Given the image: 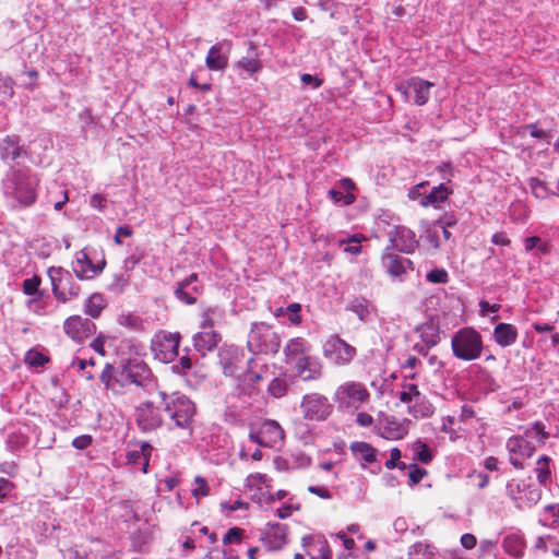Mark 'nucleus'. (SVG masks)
<instances>
[{
    "mask_svg": "<svg viewBox=\"0 0 559 559\" xmlns=\"http://www.w3.org/2000/svg\"><path fill=\"white\" fill-rule=\"evenodd\" d=\"M40 179L28 167L11 166L1 181L3 197L16 203L13 207H29L37 200Z\"/></svg>",
    "mask_w": 559,
    "mask_h": 559,
    "instance_id": "1",
    "label": "nucleus"
},
{
    "mask_svg": "<svg viewBox=\"0 0 559 559\" xmlns=\"http://www.w3.org/2000/svg\"><path fill=\"white\" fill-rule=\"evenodd\" d=\"M160 407L175 427L191 430L197 415L195 403L180 392H159Z\"/></svg>",
    "mask_w": 559,
    "mask_h": 559,
    "instance_id": "2",
    "label": "nucleus"
},
{
    "mask_svg": "<svg viewBox=\"0 0 559 559\" xmlns=\"http://www.w3.org/2000/svg\"><path fill=\"white\" fill-rule=\"evenodd\" d=\"M484 348L481 334L474 328L465 326L457 330L451 338L452 354L464 361L476 360Z\"/></svg>",
    "mask_w": 559,
    "mask_h": 559,
    "instance_id": "3",
    "label": "nucleus"
},
{
    "mask_svg": "<svg viewBox=\"0 0 559 559\" xmlns=\"http://www.w3.org/2000/svg\"><path fill=\"white\" fill-rule=\"evenodd\" d=\"M247 347L252 354H276L281 347L280 336L264 322H254L248 334Z\"/></svg>",
    "mask_w": 559,
    "mask_h": 559,
    "instance_id": "4",
    "label": "nucleus"
},
{
    "mask_svg": "<svg viewBox=\"0 0 559 559\" xmlns=\"http://www.w3.org/2000/svg\"><path fill=\"white\" fill-rule=\"evenodd\" d=\"M370 399L366 385L358 381H346L337 386L334 393V401L338 408L357 411Z\"/></svg>",
    "mask_w": 559,
    "mask_h": 559,
    "instance_id": "5",
    "label": "nucleus"
},
{
    "mask_svg": "<svg viewBox=\"0 0 559 559\" xmlns=\"http://www.w3.org/2000/svg\"><path fill=\"white\" fill-rule=\"evenodd\" d=\"M48 276L51 282L52 295L58 301L66 304L79 296L81 287L70 271L61 266H51L48 269Z\"/></svg>",
    "mask_w": 559,
    "mask_h": 559,
    "instance_id": "6",
    "label": "nucleus"
},
{
    "mask_svg": "<svg viewBox=\"0 0 559 559\" xmlns=\"http://www.w3.org/2000/svg\"><path fill=\"white\" fill-rule=\"evenodd\" d=\"M180 342V333L159 330L153 335L150 349L155 359L168 364L178 357Z\"/></svg>",
    "mask_w": 559,
    "mask_h": 559,
    "instance_id": "7",
    "label": "nucleus"
},
{
    "mask_svg": "<svg viewBox=\"0 0 559 559\" xmlns=\"http://www.w3.org/2000/svg\"><path fill=\"white\" fill-rule=\"evenodd\" d=\"M506 493L520 510L534 507L542 498L539 486L516 479L507 483Z\"/></svg>",
    "mask_w": 559,
    "mask_h": 559,
    "instance_id": "8",
    "label": "nucleus"
},
{
    "mask_svg": "<svg viewBox=\"0 0 559 559\" xmlns=\"http://www.w3.org/2000/svg\"><path fill=\"white\" fill-rule=\"evenodd\" d=\"M356 354V348L338 335H331L323 345L324 357L336 366L348 365Z\"/></svg>",
    "mask_w": 559,
    "mask_h": 559,
    "instance_id": "9",
    "label": "nucleus"
},
{
    "mask_svg": "<svg viewBox=\"0 0 559 559\" xmlns=\"http://www.w3.org/2000/svg\"><path fill=\"white\" fill-rule=\"evenodd\" d=\"M300 409L306 419L321 421L331 415L333 406L326 396L320 393H309L304 395Z\"/></svg>",
    "mask_w": 559,
    "mask_h": 559,
    "instance_id": "10",
    "label": "nucleus"
},
{
    "mask_svg": "<svg viewBox=\"0 0 559 559\" xmlns=\"http://www.w3.org/2000/svg\"><path fill=\"white\" fill-rule=\"evenodd\" d=\"M120 378L123 385L127 383L140 388H147L153 381V373L143 360L130 359L120 371Z\"/></svg>",
    "mask_w": 559,
    "mask_h": 559,
    "instance_id": "11",
    "label": "nucleus"
},
{
    "mask_svg": "<svg viewBox=\"0 0 559 559\" xmlns=\"http://www.w3.org/2000/svg\"><path fill=\"white\" fill-rule=\"evenodd\" d=\"M284 430L281 425L272 419L265 420L258 431L250 432L249 439L260 447L274 448L284 440Z\"/></svg>",
    "mask_w": 559,
    "mask_h": 559,
    "instance_id": "12",
    "label": "nucleus"
},
{
    "mask_svg": "<svg viewBox=\"0 0 559 559\" xmlns=\"http://www.w3.org/2000/svg\"><path fill=\"white\" fill-rule=\"evenodd\" d=\"M509 461L516 469L524 468V461L535 452V445L523 436H513L507 441Z\"/></svg>",
    "mask_w": 559,
    "mask_h": 559,
    "instance_id": "13",
    "label": "nucleus"
},
{
    "mask_svg": "<svg viewBox=\"0 0 559 559\" xmlns=\"http://www.w3.org/2000/svg\"><path fill=\"white\" fill-rule=\"evenodd\" d=\"M159 406H155L152 402H143L135 408V419L142 431L148 432L162 426L163 419L159 413Z\"/></svg>",
    "mask_w": 559,
    "mask_h": 559,
    "instance_id": "14",
    "label": "nucleus"
},
{
    "mask_svg": "<svg viewBox=\"0 0 559 559\" xmlns=\"http://www.w3.org/2000/svg\"><path fill=\"white\" fill-rule=\"evenodd\" d=\"M105 264V260L97 264L93 263L87 252L82 249L74 255V260L72 261V271L76 278L81 281L92 280L103 272Z\"/></svg>",
    "mask_w": 559,
    "mask_h": 559,
    "instance_id": "15",
    "label": "nucleus"
},
{
    "mask_svg": "<svg viewBox=\"0 0 559 559\" xmlns=\"http://www.w3.org/2000/svg\"><path fill=\"white\" fill-rule=\"evenodd\" d=\"M66 334L75 342L91 337L96 331V324L81 316H71L63 323Z\"/></svg>",
    "mask_w": 559,
    "mask_h": 559,
    "instance_id": "16",
    "label": "nucleus"
},
{
    "mask_svg": "<svg viewBox=\"0 0 559 559\" xmlns=\"http://www.w3.org/2000/svg\"><path fill=\"white\" fill-rule=\"evenodd\" d=\"M203 293V285L199 281L197 273H191L188 277L176 284L174 294L178 300L186 305L197 302L198 296Z\"/></svg>",
    "mask_w": 559,
    "mask_h": 559,
    "instance_id": "17",
    "label": "nucleus"
},
{
    "mask_svg": "<svg viewBox=\"0 0 559 559\" xmlns=\"http://www.w3.org/2000/svg\"><path fill=\"white\" fill-rule=\"evenodd\" d=\"M418 241L413 230L405 226H396L390 233V246L386 250H395L402 253H412L417 248Z\"/></svg>",
    "mask_w": 559,
    "mask_h": 559,
    "instance_id": "18",
    "label": "nucleus"
},
{
    "mask_svg": "<svg viewBox=\"0 0 559 559\" xmlns=\"http://www.w3.org/2000/svg\"><path fill=\"white\" fill-rule=\"evenodd\" d=\"M233 43L224 39L214 44L205 57V66L211 71H224L228 66Z\"/></svg>",
    "mask_w": 559,
    "mask_h": 559,
    "instance_id": "19",
    "label": "nucleus"
},
{
    "mask_svg": "<svg viewBox=\"0 0 559 559\" xmlns=\"http://www.w3.org/2000/svg\"><path fill=\"white\" fill-rule=\"evenodd\" d=\"M260 540L267 550H278L287 543V527L280 523H269Z\"/></svg>",
    "mask_w": 559,
    "mask_h": 559,
    "instance_id": "20",
    "label": "nucleus"
},
{
    "mask_svg": "<svg viewBox=\"0 0 559 559\" xmlns=\"http://www.w3.org/2000/svg\"><path fill=\"white\" fill-rule=\"evenodd\" d=\"M433 86V83L429 81H425L419 78H412L407 81L405 85L400 87L403 91V94L406 98H408L409 94L414 95V103L417 106H423L427 104L430 97V88Z\"/></svg>",
    "mask_w": 559,
    "mask_h": 559,
    "instance_id": "21",
    "label": "nucleus"
},
{
    "mask_svg": "<svg viewBox=\"0 0 559 559\" xmlns=\"http://www.w3.org/2000/svg\"><path fill=\"white\" fill-rule=\"evenodd\" d=\"M26 155L27 151L19 135L9 134L0 139V158L3 162H14Z\"/></svg>",
    "mask_w": 559,
    "mask_h": 559,
    "instance_id": "22",
    "label": "nucleus"
},
{
    "mask_svg": "<svg viewBox=\"0 0 559 559\" xmlns=\"http://www.w3.org/2000/svg\"><path fill=\"white\" fill-rule=\"evenodd\" d=\"M382 264L392 277L400 278L401 281H403V276L409 270H413V262L409 259L401 257L389 250H385V253L382 257Z\"/></svg>",
    "mask_w": 559,
    "mask_h": 559,
    "instance_id": "23",
    "label": "nucleus"
},
{
    "mask_svg": "<svg viewBox=\"0 0 559 559\" xmlns=\"http://www.w3.org/2000/svg\"><path fill=\"white\" fill-rule=\"evenodd\" d=\"M295 368L304 381L318 380L322 376V365L319 358L310 355L298 358Z\"/></svg>",
    "mask_w": 559,
    "mask_h": 559,
    "instance_id": "24",
    "label": "nucleus"
},
{
    "mask_svg": "<svg viewBox=\"0 0 559 559\" xmlns=\"http://www.w3.org/2000/svg\"><path fill=\"white\" fill-rule=\"evenodd\" d=\"M356 188L355 182L349 178H342L336 188L329 190V198L340 205H349L355 202L356 197L353 190Z\"/></svg>",
    "mask_w": 559,
    "mask_h": 559,
    "instance_id": "25",
    "label": "nucleus"
},
{
    "mask_svg": "<svg viewBox=\"0 0 559 559\" xmlns=\"http://www.w3.org/2000/svg\"><path fill=\"white\" fill-rule=\"evenodd\" d=\"M528 402V390L525 386H519L500 394V403L504 405V412L522 409Z\"/></svg>",
    "mask_w": 559,
    "mask_h": 559,
    "instance_id": "26",
    "label": "nucleus"
},
{
    "mask_svg": "<svg viewBox=\"0 0 559 559\" xmlns=\"http://www.w3.org/2000/svg\"><path fill=\"white\" fill-rule=\"evenodd\" d=\"M221 334L214 330H203L193 336V346L201 356L212 352L219 343Z\"/></svg>",
    "mask_w": 559,
    "mask_h": 559,
    "instance_id": "27",
    "label": "nucleus"
},
{
    "mask_svg": "<svg viewBox=\"0 0 559 559\" xmlns=\"http://www.w3.org/2000/svg\"><path fill=\"white\" fill-rule=\"evenodd\" d=\"M240 362H242V359L238 348L230 347L219 353V364L225 376L237 377L241 369Z\"/></svg>",
    "mask_w": 559,
    "mask_h": 559,
    "instance_id": "28",
    "label": "nucleus"
},
{
    "mask_svg": "<svg viewBox=\"0 0 559 559\" xmlns=\"http://www.w3.org/2000/svg\"><path fill=\"white\" fill-rule=\"evenodd\" d=\"M438 548L428 540H419L409 546L407 559H439Z\"/></svg>",
    "mask_w": 559,
    "mask_h": 559,
    "instance_id": "29",
    "label": "nucleus"
},
{
    "mask_svg": "<svg viewBox=\"0 0 559 559\" xmlns=\"http://www.w3.org/2000/svg\"><path fill=\"white\" fill-rule=\"evenodd\" d=\"M451 193L452 190L449 188L448 183L442 182L439 186L433 187L426 197L421 198L419 204L424 207L432 206L435 209H439Z\"/></svg>",
    "mask_w": 559,
    "mask_h": 559,
    "instance_id": "30",
    "label": "nucleus"
},
{
    "mask_svg": "<svg viewBox=\"0 0 559 559\" xmlns=\"http://www.w3.org/2000/svg\"><path fill=\"white\" fill-rule=\"evenodd\" d=\"M518 329L510 323H498L493 329V340L501 347H509L518 340Z\"/></svg>",
    "mask_w": 559,
    "mask_h": 559,
    "instance_id": "31",
    "label": "nucleus"
},
{
    "mask_svg": "<svg viewBox=\"0 0 559 559\" xmlns=\"http://www.w3.org/2000/svg\"><path fill=\"white\" fill-rule=\"evenodd\" d=\"M117 322L120 326L133 333H144L147 330V321L133 312H122L118 316Z\"/></svg>",
    "mask_w": 559,
    "mask_h": 559,
    "instance_id": "32",
    "label": "nucleus"
},
{
    "mask_svg": "<svg viewBox=\"0 0 559 559\" xmlns=\"http://www.w3.org/2000/svg\"><path fill=\"white\" fill-rule=\"evenodd\" d=\"M235 68L239 75L242 78H249L259 72L262 69V61L259 59L258 53L253 52L250 56L240 58L236 63Z\"/></svg>",
    "mask_w": 559,
    "mask_h": 559,
    "instance_id": "33",
    "label": "nucleus"
},
{
    "mask_svg": "<svg viewBox=\"0 0 559 559\" xmlns=\"http://www.w3.org/2000/svg\"><path fill=\"white\" fill-rule=\"evenodd\" d=\"M349 449L353 455L361 462V465L365 467V464H371L376 462L377 450L369 443L365 441H355L352 442Z\"/></svg>",
    "mask_w": 559,
    "mask_h": 559,
    "instance_id": "34",
    "label": "nucleus"
},
{
    "mask_svg": "<svg viewBox=\"0 0 559 559\" xmlns=\"http://www.w3.org/2000/svg\"><path fill=\"white\" fill-rule=\"evenodd\" d=\"M408 413L415 418H427L432 416L435 407L427 396L420 393L412 401V404L408 406Z\"/></svg>",
    "mask_w": 559,
    "mask_h": 559,
    "instance_id": "35",
    "label": "nucleus"
},
{
    "mask_svg": "<svg viewBox=\"0 0 559 559\" xmlns=\"http://www.w3.org/2000/svg\"><path fill=\"white\" fill-rule=\"evenodd\" d=\"M420 341L428 346L435 347L440 342V328L433 321L425 322L416 328Z\"/></svg>",
    "mask_w": 559,
    "mask_h": 559,
    "instance_id": "36",
    "label": "nucleus"
},
{
    "mask_svg": "<svg viewBox=\"0 0 559 559\" xmlns=\"http://www.w3.org/2000/svg\"><path fill=\"white\" fill-rule=\"evenodd\" d=\"M100 382L105 385L107 390L112 391L114 393H120L123 388L122 380L120 378V372H115V367L110 364H106L102 373H100Z\"/></svg>",
    "mask_w": 559,
    "mask_h": 559,
    "instance_id": "37",
    "label": "nucleus"
},
{
    "mask_svg": "<svg viewBox=\"0 0 559 559\" xmlns=\"http://www.w3.org/2000/svg\"><path fill=\"white\" fill-rule=\"evenodd\" d=\"M407 426L396 419H388L381 428L380 436L386 440H400L407 435Z\"/></svg>",
    "mask_w": 559,
    "mask_h": 559,
    "instance_id": "38",
    "label": "nucleus"
},
{
    "mask_svg": "<svg viewBox=\"0 0 559 559\" xmlns=\"http://www.w3.org/2000/svg\"><path fill=\"white\" fill-rule=\"evenodd\" d=\"M310 350L309 343L302 337H295L288 341L284 347V354L287 359H298L302 356H307Z\"/></svg>",
    "mask_w": 559,
    "mask_h": 559,
    "instance_id": "39",
    "label": "nucleus"
},
{
    "mask_svg": "<svg viewBox=\"0 0 559 559\" xmlns=\"http://www.w3.org/2000/svg\"><path fill=\"white\" fill-rule=\"evenodd\" d=\"M502 548L508 555L519 559L524 555L525 542L518 534H508L502 540Z\"/></svg>",
    "mask_w": 559,
    "mask_h": 559,
    "instance_id": "40",
    "label": "nucleus"
},
{
    "mask_svg": "<svg viewBox=\"0 0 559 559\" xmlns=\"http://www.w3.org/2000/svg\"><path fill=\"white\" fill-rule=\"evenodd\" d=\"M372 309L370 301L364 297H355L347 306V310L354 312L362 322L369 320Z\"/></svg>",
    "mask_w": 559,
    "mask_h": 559,
    "instance_id": "41",
    "label": "nucleus"
},
{
    "mask_svg": "<svg viewBox=\"0 0 559 559\" xmlns=\"http://www.w3.org/2000/svg\"><path fill=\"white\" fill-rule=\"evenodd\" d=\"M105 297L99 293L91 295L84 304V312L93 319L98 318L106 307Z\"/></svg>",
    "mask_w": 559,
    "mask_h": 559,
    "instance_id": "42",
    "label": "nucleus"
},
{
    "mask_svg": "<svg viewBox=\"0 0 559 559\" xmlns=\"http://www.w3.org/2000/svg\"><path fill=\"white\" fill-rule=\"evenodd\" d=\"M16 83L12 76L0 72V104H4L15 94Z\"/></svg>",
    "mask_w": 559,
    "mask_h": 559,
    "instance_id": "43",
    "label": "nucleus"
},
{
    "mask_svg": "<svg viewBox=\"0 0 559 559\" xmlns=\"http://www.w3.org/2000/svg\"><path fill=\"white\" fill-rule=\"evenodd\" d=\"M223 319V311L218 307H207L202 312L201 328L213 330L214 325Z\"/></svg>",
    "mask_w": 559,
    "mask_h": 559,
    "instance_id": "44",
    "label": "nucleus"
},
{
    "mask_svg": "<svg viewBox=\"0 0 559 559\" xmlns=\"http://www.w3.org/2000/svg\"><path fill=\"white\" fill-rule=\"evenodd\" d=\"M535 473L537 480L540 485H547L551 478L550 457L547 455L540 456L536 462Z\"/></svg>",
    "mask_w": 559,
    "mask_h": 559,
    "instance_id": "45",
    "label": "nucleus"
},
{
    "mask_svg": "<svg viewBox=\"0 0 559 559\" xmlns=\"http://www.w3.org/2000/svg\"><path fill=\"white\" fill-rule=\"evenodd\" d=\"M288 391V382L285 377H275L267 385L269 394L274 399H281Z\"/></svg>",
    "mask_w": 559,
    "mask_h": 559,
    "instance_id": "46",
    "label": "nucleus"
},
{
    "mask_svg": "<svg viewBox=\"0 0 559 559\" xmlns=\"http://www.w3.org/2000/svg\"><path fill=\"white\" fill-rule=\"evenodd\" d=\"M524 438L534 439L538 443H545L548 438V432L545 430V425L540 421L533 423L528 428H526Z\"/></svg>",
    "mask_w": 559,
    "mask_h": 559,
    "instance_id": "47",
    "label": "nucleus"
},
{
    "mask_svg": "<svg viewBox=\"0 0 559 559\" xmlns=\"http://www.w3.org/2000/svg\"><path fill=\"white\" fill-rule=\"evenodd\" d=\"M413 451H414V460L419 461L424 464H429L432 459V452L430 448L423 441L417 440L413 444Z\"/></svg>",
    "mask_w": 559,
    "mask_h": 559,
    "instance_id": "48",
    "label": "nucleus"
},
{
    "mask_svg": "<svg viewBox=\"0 0 559 559\" xmlns=\"http://www.w3.org/2000/svg\"><path fill=\"white\" fill-rule=\"evenodd\" d=\"M530 188H531L532 194L536 199L545 200L549 195H551V188L548 186V183L545 181H542L537 178L530 179Z\"/></svg>",
    "mask_w": 559,
    "mask_h": 559,
    "instance_id": "49",
    "label": "nucleus"
},
{
    "mask_svg": "<svg viewBox=\"0 0 559 559\" xmlns=\"http://www.w3.org/2000/svg\"><path fill=\"white\" fill-rule=\"evenodd\" d=\"M477 382L479 388L485 392H495L498 390L499 385L495 378L486 370L480 369L477 376Z\"/></svg>",
    "mask_w": 559,
    "mask_h": 559,
    "instance_id": "50",
    "label": "nucleus"
},
{
    "mask_svg": "<svg viewBox=\"0 0 559 559\" xmlns=\"http://www.w3.org/2000/svg\"><path fill=\"white\" fill-rule=\"evenodd\" d=\"M338 246H344V251L353 255L359 254L361 252L360 237L357 234L352 235L345 239H340Z\"/></svg>",
    "mask_w": 559,
    "mask_h": 559,
    "instance_id": "51",
    "label": "nucleus"
},
{
    "mask_svg": "<svg viewBox=\"0 0 559 559\" xmlns=\"http://www.w3.org/2000/svg\"><path fill=\"white\" fill-rule=\"evenodd\" d=\"M311 559H331L332 552L325 539H319L310 550Z\"/></svg>",
    "mask_w": 559,
    "mask_h": 559,
    "instance_id": "52",
    "label": "nucleus"
},
{
    "mask_svg": "<svg viewBox=\"0 0 559 559\" xmlns=\"http://www.w3.org/2000/svg\"><path fill=\"white\" fill-rule=\"evenodd\" d=\"M24 361L29 367L38 368L44 367L48 362V357L36 349H29L25 354Z\"/></svg>",
    "mask_w": 559,
    "mask_h": 559,
    "instance_id": "53",
    "label": "nucleus"
},
{
    "mask_svg": "<svg viewBox=\"0 0 559 559\" xmlns=\"http://www.w3.org/2000/svg\"><path fill=\"white\" fill-rule=\"evenodd\" d=\"M94 364L95 362L93 359L86 360L81 358H74L71 365L73 368H76L81 372L82 378L86 380H92L94 379V373L88 369V367H93Z\"/></svg>",
    "mask_w": 559,
    "mask_h": 559,
    "instance_id": "54",
    "label": "nucleus"
},
{
    "mask_svg": "<svg viewBox=\"0 0 559 559\" xmlns=\"http://www.w3.org/2000/svg\"><path fill=\"white\" fill-rule=\"evenodd\" d=\"M127 462L139 467L143 473H147V461L143 455H141V453H139L136 448L127 452Z\"/></svg>",
    "mask_w": 559,
    "mask_h": 559,
    "instance_id": "55",
    "label": "nucleus"
},
{
    "mask_svg": "<svg viewBox=\"0 0 559 559\" xmlns=\"http://www.w3.org/2000/svg\"><path fill=\"white\" fill-rule=\"evenodd\" d=\"M27 443V437L20 432L10 433L7 438L5 444L10 451H20Z\"/></svg>",
    "mask_w": 559,
    "mask_h": 559,
    "instance_id": "56",
    "label": "nucleus"
},
{
    "mask_svg": "<svg viewBox=\"0 0 559 559\" xmlns=\"http://www.w3.org/2000/svg\"><path fill=\"white\" fill-rule=\"evenodd\" d=\"M426 280L432 284H445L449 281V274L444 269H433L426 274Z\"/></svg>",
    "mask_w": 559,
    "mask_h": 559,
    "instance_id": "57",
    "label": "nucleus"
},
{
    "mask_svg": "<svg viewBox=\"0 0 559 559\" xmlns=\"http://www.w3.org/2000/svg\"><path fill=\"white\" fill-rule=\"evenodd\" d=\"M401 451L397 448H393L390 452V459L385 462V467L388 469L399 468L406 469L407 465L404 462H400Z\"/></svg>",
    "mask_w": 559,
    "mask_h": 559,
    "instance_id": "58",
    "label": "nucleus"
},
{
    "mask_svg": "<svg viewBox=\"0 0 559 559\" xmlns=\"http://www.w3.org/2000/svg\"><path fill=\"white\" fill-rule=\"evenodd\" d=\"M209 490H210V488H209L206 480L201 476H197L194 479V486L192 488V496L194 498L199 499V498L207 496Z\"/></svg>",
    "mask_w": 559,
    "mask_h": 559,
    "instance_id": "59",
    "label": "nucleus"
},
{
    "mask_svg": "<svg viewBox=\"0 0 559 559\" xmlns=\"http://www.w3.org/2000/svg\"><path fill=\"white\" fill-rule=\"evenodd\" d=\"M408 468V477L412 485H416L421 481V479L427 475V471L425 468L419 467L417 464L413 463L407 466Z\"/></svg>",
    "mask_w": 559,
    "mask_h": 559,
    "instance_id": "60",
    "label": "nucleus"
},
{
    "mask_svg": "<svg viewBox=\"0 0 559 559\" xmlns=\"http://www.w3.org/2000/svg\"><path fill=\"white\" fill-rule=\"evenodd\" d=\"M192 367V359L188 355L179 358V361L171 366V370L176 374H186Z\"/></svg>",
    "mask_w": 559,
    "mask_h": 559,
    "instance_id": "61",
    "label": "nucleus"
},
{
    "mask_svg": "<svg viewBox=\"0 0 559 559\" xmlns=\"http://www.w3.org/2000/svg\"><path fill=\"white\" fill-rule=\"evenodd\" d=\"M243 530L239 527H231L223 537L224 545L238 544L241 542Z\"/></svg>",
    "mask_w": 559,
    "mask_h": 559,
    "instance_id": "62",
    "label": "nucleus"
},
{
    "mask_svg": "<svg viewBox=\"0 0 559 559\" xmlns=\"http://www.w3.org/2000/svg\"><path fill=\"white\" fill-rule=\"evenodd\" d=\"M40 278L38 276L26 278L23 282V293L28 296L35 295L38 292Z\"/></svg>",
    "mask_w": 559,
    "mask_h": 559,
    "instance_id": "63",
    "label": "nucleus"
},
{
    "mask_svg": "<svg viewBox=\"0 0 559 559\" xmlns=\"http://www.w3.org/2000/svg\"><path fill=\"white\" fill-rule=\"evenodd\" d=\"M468 478L473 480L475 486H477L479 489H484L489 484V476L486 473L483 472H476L473 471L468 474Z\"/></svg>",
    "mask_w": 559,
    "mask_h": 559,
    "instance_id": "64",
    "label": "nucleus"
}]
</instances>
